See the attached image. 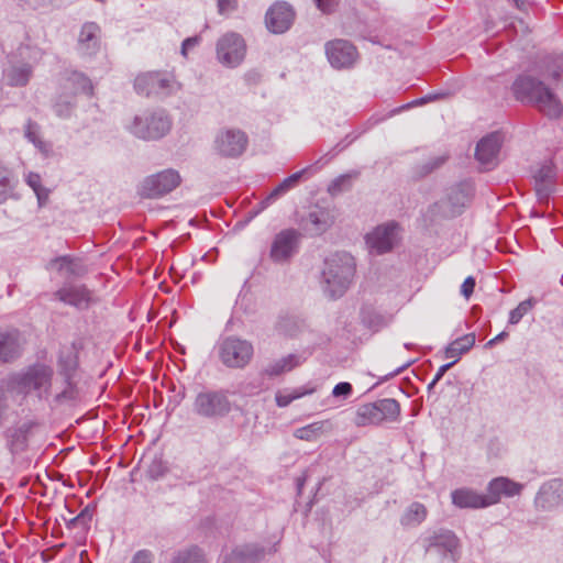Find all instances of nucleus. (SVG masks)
I'll list each match as a JSON object with an SVG mask.
<instances>
[{
	"instance_id": "nucleus-30",
	"label": "nucleus",
	"mask_w": 563,
	"mask_h": 563,
	"mask_svg": "<svg viewBox=\"0 0 563 563\" xmlns=\"http://www.w3.org/2000/svg\"><path fill=\"white\" fill-rule=\"evenodd\" d=\"M33 75V67L29 63H13L3 69V78L10 87H24Z\"/></svg>"
},
{
	"instance_id": "nucleus-12",
	"label": "nucleus",
	"mask_w": 563,
	"mask_h": 563,
	"mask_svg": "<svg viewBox=\"0 0 563 563\" xmlns=\"http://www.w3.org/2000/svg\"><path fill=\"white\" fill-rule=\"evenodd\" d=\"M217 58L228 68H235L242 64L246 55L244 38L235 33L229 32L222 35L217 42Z\"/></svg>"
},
{
	"instance_id": "nucleus-10",
	"label": "nucleus",
	"mask_w": 563,
	"mask_h": 563,
	"mask_svg": "<svg viewBox=\"0 0 563 563\" xmlns=\"http://www.w3.org/2000/svg\"><path fill=\"white\" fill-rule=\"evenodd\" d=\"M301 238V233L294 228L276 233L269 247V260L277 265L289 264L299 253Z\"/></svg>"
},
{
	"instance_id": "nucleus-44",
	"label": "nucleus",
	"mask_w": 563,
	"mask_h": 563,
	"mask_svg": "<svg viewBox=\"0 0 563 563\" xmlns=\"http://www.w3.org/2000/svg\"><path fill=\"white\" fill-rule=\"evenodd\" d=\"M14 186L12 172L0 163V205L13 197Z\"/></svg>"
},
{
	"instance_id": "nucleus-2",
	"label": "nucleus",
	"mask_w": 563,
	"mask_h": 563,
	"mask_svg": "<svg viewBox=\"0 0 563 563\" xmlns=\"http://www.w3.org/2000/svg\"><path fill=\"white\" fill-rule=\"evenodd\" d=\"M356 275V261L346 251H336L324 257L319 272V285L325 297L339 299L352 286Z\"/></svg>"
},
{
	"instance_id": "nucleus-58",
	"label": "nucleus",
	"mask_w": 563,
	"mask_h": 563,
	"mask_svg": "<svg viewBox=\"0 0 563 563\" xmlns=\"http://www.w3.org/2000/svg\"><path fill=\"white\" fill-rule=\"evenodd\" d=\"M317 8L324 14H331L335 11L339 0H313Z\"/></svg>"
},
{
	"instance_id": "nucleus-20",
	"label": "nucleus",
	"mask_w": 563,
	"mask_h": 563,
	"mask_svg": "<svg viewBox=\"0 0 563 563\" xmlns=\"http://www.w3.org/2000/svg\"><path fill=\"white\" fill-rule=\"evenodd\" d=\"M534 504L542 510H552L563 504V479L552 478L543 483L536 495Z\"/></svg>"
},
{
	"instance_id": "nucleus-27",
	"label": "nucleus",
	"mask_w": 563,
	"mask_h": 563,
	"mask_svg": "<svg viewBox=\"0 0 563 563\" xmlns=\"http://www.w3.org/2000/svg\"><path fill=\"white\" fill-rule=\"evenodd\" d=\"M266 550L258 543H243L235 545L222 555L228 559H235L236 563H260L264 560Z\"/></svg>"
},
{
	"instance_id": "nucleus-13",
	"label": "nucleus",
	"mask_w": 563,
	"mask_h": 563,
	"mask_svg": "<svg viewBox=\"0 0 563 563\" xmlns=\"http://www.w3.org/2000/svg\"><path fill=\"white\" fill-rule=\"evenodd\" d=\"M324 51L329 64L338 70L353 68L360 57L357 47L344 38L328 41Z\"/></svg>"
},
{
	"instance_id": "nucleus-42",
	"label": "nucleus",
	"mask_w": 563,
	"mask_h": 563,
	"mask_svg": "<svg viewBox=\"0 0 563 563\" xmlns=\"http://www.w3.org/2000/svg\"><path fill=\"white\" fill-rule=\"evenodd\" d=\"M314 391V388H308L300 386L294 389H284L276 393L275 400L279 408L289 406L294 400L299 399L306 395H310Z\"/></svg>"
},
{
	"instance_id": "nucleus-57",
	"label": "nucleus",
	"mask_w": 563,
	"mask_h": 563,
	"mask_svg": "<svg viewBox=\"0 0 563 563\" xmlns=\"http://www.w3.org/2000/svg\"><path fill=\"white\" fill-rule=\"evenodd\" d=\"M217 7L220 14H227L238 9L239 0H217Z\"/></svg>"
},
{
	"instance_id": "nucleus-37",
	"label": "nucleus",
	"mask_w": 563,
	"mask_h": 563,
	"mask_svg": "<svg viewBox=\"0 0 563 563\" xmlns=\"http://www.w3.org/2000/svg\"><path fill=\"white\" fill-rule=\"evenodd\" d=\"M168 563H208V560L205 551L192 544L174 551Z\"/></svg>"
},
{
	"instance_id": "nucleus-60",
	"label": "nucleus",
	"mask_w": 563,
	"mask_h": 563,
	"mask_svg": "<svg viewBox=\"0 0 563 563\" xmlns=\"http://www.w3.org/2000/svg\"><path fill=\"white\" fill-rule=\"evenodd\" d=\"M286 189L283 188L280 183L264 198L265 205H272L274 201H276L278 198L286 195Z\"/></svg>"
},
{
	"instance_id": "nucleus-39",
	"label": "nucleus",
	"mask_w": 563,
	"mask_h": 563,
	"mask_svg": "<svg viewBox=\"0 0 563 563\" xmlns=\"http://www.w3.org/2000/svg\"><path fill=\"white\" fill-rule=\"evenodd\" d=\"M361 176V172L352 169L345 174L335 177L327 188L328 194L331 197H336L345 191H350L353 188L354 180Z\"/></svg>"
},
{
	"instance_id": "nucleus-40",
	"label": "nucleus",
	"mask_w": 563,
	"mask_h": 563,
	"mask_svg": "<svg viewBox=\"0 0 563 563\" xmlns=\"http://www.w3.org/2000/svg\"><path fill=\"white\" fill-rule=\"evenodd\" d=\"M428 515L426 506L419 501L410 504L402 516L400 517V525L402 527H416L421 525Z\"/></svg>"
},
{
	"instance_id": "nucleus-41",
	"label": "nucleus",
	"mask_w": 563,
	"mask_h": 563,
	"mask_svg": "<svg viewBox=\"0 0 563 563\" xmlns=\"http://www.w3.org/2000/svg\"><path fill=\"white\" fill-rule=\"evenodd\" d=\"M375 401L363 404L357 407L354 423L357 427L379 426V419Z\"/></svg>"
},
{
	"instance_id": "nucleus-34",
	"label": "nucleus",
	"mask_w": 563,
	"mask_h": 563,
	"mask_svg": "<svg viewBox=\"0 0 563 563\" xmlns=\"http://www.w3.org/2000/svg\"><path fill=\"white\" fill-rule=\"evenodd\" d=\"M377 413H379V426L383 423H396L401 419V407L394 398H382L375 401Z\"/></svg>"
},
{
	"instance_id": "nucleus-33",
	"label": "nucleus",
	"mask_w": 563,
	"mask_h": 563,
	"mask_svg": "<svg viewBox=\"0 0 563 563\" xmlns=\"http://www.w3.org/2000/svg\"><path fill=\"white\" fill-rule=\"evenodd\" d=\"M49 265L55 267L58 273L65 272L69 277H81L87 272L81 260L73 255L57 256L49 262Z\"/></svg>"
},
{
	"instance_id": "nucleus-24",
	"label": "nucleus",
	"mask_w": 563,
	"mask_h": 563,
	"mask_svg": "<svg viewBox=\"0 0 563 563\" xmlns=\"http://www.w3.org/2000/svg\"><path fill=\"white\" fill-rule=\"evenodd\" d=\"M500 147V134L498 132L489 133L478 141L475 148V158L479 164L490 168L496 165Z\"/></svg>"
},
{
	"instance_id": "nucleus-31",
	"label": "nucleus",
	"mask_w": 563,
	"mask_h": 563,
	"mask_svg": "<svg viewBox=\"0 0 563 563\" xmlns=\"http://www.w3.org/2000/svg\"><path fill=\"white\" fill-rule=\"evenodd\" d=\"M305 319L289 313L279 314L274 329L275 331L285 338L294 339L306 330Z\"/></svg>"
},
{
	"instance_id": "nucleus-7",
	"label": "nucleus",
	"mask_w": 563,
	"mask_h": 563,
	"mask_svg": "<svg viewBox=\"0 0 563 563\" xmlns=\"http://www.w3.org/2000/svg\"><path fill=\"white\" fill-rule=\"evenodd\" d=\"M529 70L551 86H563V51L537 52L529 57Z\"/></svg>"
},
{
	"instance_id": "nucleus-59",
	"label": "nucleus",
	"mask_w": 563,
	"mask_h": 563,
	"mask_svg": "<svg viewBox=\"0 0 563 563\" xmlns=\"http://www.w3.org/2000/svg\"><path fill=\"white\" fill-rule=\"evenodd\" d=\"M476 286L475 278L473 276H468L464 279L463 284L461 285V294L465 298H470L472 294L474 292Z\"/></svg>"
},
{
	"instance_id": "nucleus-28",
	"label": "nucleus",
	"mask_w": 563,
	"mask_h": 563,
	"mask_svg": "<svg viewBox=\"0 0 563 563\" xmlns=\"http://www.w3.org/2000/svg\"><path fill=\"white\" fill-rule=\"evenodd\" d=\"M34 426L33 421H26L19 427L9 428L4 431L7 446L13 455L22 453L27 449L29 435Z\"/></svg>"
},
{
	"instance_id": "nucleus-47",
	"label": "nucleus",
	"mask_w": 563,
	"mask_h": 563,
	"mask_svg": "<svg viewBox=\"0 0 563 563\" xmlns=\"http://www.w3.org/2000/svg\"><path fill=\"white\" fill-rule=\"evenodd\" d=\"M63 382H64L65 387L60 393L55 395L54 401L59 405L64 404V402L76 401L79 397L77 379H73V380L63 379Z\"/></svg>"
},
{
	"instance_id": "nucleus-22",
	"label": "nucleus",
	"mask_w": 563,
	"mask_h": 563,
	"mask_svg": "<svg viewBox=\"0 0 563 563\" xmlns=\"http://www.w3.org/2000/svg\"><path fill=\"white\" fill-rule=\"evenodd\" d=\"M81 343L73 342L69 347L63 349L57 355V373L63 379L73 380L77 378L79 371V352Z\"/></svg>"
},
{
	"instance_id": "nucleus-53",
	"label": "nucleus",
	"mask_w": 563,
	"mask_h": 563,
	"mask_svg": "<svg viewBox=\"0 0 563 563\" xmlns=\"http://www.w3.org/2000/svg\"><path fill=\"white\" fill-rule=\"evenodd\" d=\"M416 361H417V358L409 360L406 363H404L402 365H400L399 367L395 368L393 372H390V373H388V374H386L384 376L378 377L377 382L369 388V390L375 389L380 384H383V383L394 378L395 376L401 374L405 369H407L409 366H411Z\"/></svg>"
},
{
	"instance_id": "nucleus-54",
	"label": "nucleus",
	"mask_w": 563,
	"mask_h": 563,
	"mask_svg": "<svg viewBox=\"0 0 563 563\" xmlns=\"http://www.w3.org/2000/svg\"><path fill=\"white\" fill-rule=\"evenodd\" d=\"M40 125L33 121L32 119H29L24 125V136L25 139L34 144L36 140L41 139L40 135Z\"/></svg>"
},
{
	"instance_id": "nucleus-62",
	"label": "nucleus",
	"mask_w": 563,
	"mask_h": 563,
	"mask_svg": "<svg viewBox=\"0 0 563 563\" xmlns=\"http://www.w3.org/2000/svg\"><path fill=\"white\" fill-rule=\"evenodd\" d=\"M130 563H153V553L150 550L137 551Z\"/></svg>"
},
{
	"instance_id": "nucleus-8",
	"label": "nucleus",
	"mask_w": 563,
	"mask_h": 563,
	"mask_svg": "<svg viewBox=\"0 0 563 563\" xmlns=\"http://www.w3.org/2000/svg\"><path fill=\"white\" fill-rule=\"evenodd\" d=\"M228 390L206 389L197 394L194 400V412L206 419L223 418L231 411Z\"/></svg>"
},
{
	"instance_id": "nucleus-18",
	"label": "nucleus",
	"mask_w": 563,
	"mask_h": 563,
	"mask_svg": "<svg viewBox=\"0 0 563 563\" xmlns=\"http://www.w3.org/2000/svg\"><path fill=\"white\" fill-rule=\"evenodd\" d=\"M523 485L506 476L490 479L486 486V501L488 507L498 504L503 497L511 498L521 494Z\"/></svg>"
},
{
	"instance_id": "nucleus-11",
	"label": "nucleus",
	"mask_w": 563,
	"mask_h": 563,
	"mask_svg": "<svg viewBox=\"0 0 563 563\" xmlns=\"http://www.w3.org/2000/svg\"><path fill=\"white\" fill-rule=\"evenodd\" d=\"M559 169L552 158L540 162L532 172L533 189L540 205H549L550 198L556 192Z\"/></svg>"
},
{
	"instance_id": "nucleus-21",
	"label": "nucleus",
	"mask_w": 563,
	"mask_h": 563,
	"mask_svg": "<svg viewBox=\"0 0 563 563\" xmlns=\"http://www.w3.org/2000/svg\"><path fill=\"white\" fill-rule=\"evenodd\" d=\"M399 224L396 221L378 225L373 232L366 235V243L377 254H385L393 250L395 234Z\"/></svg>"
},
{
	"instance_id": "nucleus-38",
	"label": "nucleus",
	"mask_w": 563,
	"mask_h": 563,
	"mask_svg": "<svg viewBox=\"0 0 563 563\" xmlns=\"http://www.w3.org/2000/svg\"><path fill=\"white\" fill-rule=\"evenodd\" d=\"M360 317L362 324L374 332L386 328L391 321L390 316L382 313L369 307L362 308Z\"/></svg>"
},
{
	"instance_id": "nucleus-23",
	"label": "nucleus",
	"mask_w": 563,
	"mask_h": 563,
	"mask_svg": "<svg viewBox=\"0 0 563 563\" xmlns=\"http://www.w3.org/2000/svg\"><path fill=\"white\" fill-rule=\"evenodd\" d=\"M426 550L435 549L442 552L443 555L454 556L461 547L459 537L454 531L445 528L434 530L429 537L426 538Z\"/></svg>"
},
{
	"instance_id": "nucleus-26",
	"label": "nucleus",
	"mask_w": 563,
	"mask_h": 563,
	"mask_svg": "<svg viewBox=\"0 0 563 563\" xmlns=\"http://www.w3.org/2000/svg\"><path fill=\"white\" fill-rule=\"evenodd\" d=\"M452 504L460 509L487 508L485 494H479L470 487H460L451 492Z\"/></svg>"
},
{
	"instance_id": "nucleus-6",
	"label": "nucleus",
	"mask_w": 563,
	"mask_h": 563,
	"mask_svg": "<svg viewBox=\"0 0 563 563\" xmlns=\"http://www.w3.org/2000/svg\"><path fill=\"white\" fill-rule=\"evenodd\" d=\"M216 350L219 360L228 368H244L254 354L253 344L235 335L220 338Z\"/></svg>"
},
{
	"instance_id": "nucleus-29",
	"label": "nucleus",
	"mask_w": 563,
	"mask_h": 563,
	"mask_svg": "<svg viewBox=\"0 0 563 563\" xmlns=\"http://www.w3.org/2000/svg\"><path fill=\"white\" fill-rule=\"evenodd\" d=\"M100 31V26L96 22L82 24L78 38V49L81 54L92 56L99 51Z\"/></svg>"
},
{
	"instance_id": "nucleus-63",
	"label": "nucleus",
	"mask_w": 563,
	"mask_h": 563,
	"mask_svg": "<svg viewBox=\"0 0 563 563\" xmlns=\"http://www.w3.org/2000/svg\"><path fill=\"white\" fill-rule=\"evenodd\" d=\"M200 43V37L198 35L187 37L181 43V55L187 57L188 52L196 47Z\"/></svg>"
},
{
	"instance_id": "nucleus-4",
	"label": "nucleus",
	"mask_w": 563,
	"mask_h": 563,
	"mask_svg": "<svg viewBox=\"0 0 563 563\" xmlns=\"http://www.w3.org/2000/svg\"><path fill=\"white\" fill-rule=\"evenodd\" d=\"M129 132L144 141L163 139L172 129V119L163 109L146 110L133 118L128 126Z\"/></svg>"
},
{
	"instance_id": "nucleus-45",
	"label": "nucleus",
	"mask_w": 563,
	"mask_h": 563,
	"mask_svg": "<svg viewBox=\"0 0 563 563\" xmlns=\"http://www.w3.org/2000/svg\"><path fill=\"white\" fill-rule=\"evenodd\" d=\"M75 108V96H59L53 104L54 113L60 119L70 118Z\"/></svg>"
},
{
	"instance_id": "nucleus-61",
	"label": "nucleus",
	"mask_w": 563,
	"mask_h": 563,
	"mask_svg": "<svg viewBox=\"0 0 563 563\" xmlns=\"http://www.w3.org/2000/svg\"><path fill=\"white\" fill-rule=\"evenodd\" d=\"M286 189L283 188L280 183L264 198L265 205H272L274 201H276L278 198L286 195Z\"/></svg>"
},
{
	"instance_id": "nucleus-55",
	"label": "nucleus",
	"mask_w": 563,
	"mask_h": 563,
	"mask_svg": "<svg viewBox=\"0 0 563 563\" xmlns=\"http://www.w3.org/2000/svg\"><path fill=\"white\" fill-rule=\"evenodd\" d=\"M306 172H307V168H303L301 170H298V172L291 174L290 176L284 178L280 181V185L288 192L289 190H291L292 188H295L299 184V181L301 180V178H302V176L305 175Z\"/></svg>"
},
{
	"instance_id": "nucleus-51",
	"label": "nucleus",
	"mask_w": 563,
	"mask_h": 563,
	"mask_svg": "<svg viewBox=\"0 0 563 563\" xmlns=\"http://www.w3.org/2000/svg\"><path fill=\"white\" fill-rule=\"evenodd\" d=\"M77 91L91 96L93 87L91 80L82 73H74L70 77Z\"/></svg>"
},
{
	"instance_id": "nucleus-19",
	"label": "nucleus",
	"mask_w": 563,
	"mask_h": 563,
	"mask_svg": "<svg viewBox=\"0 0 563 563\" xmlns=\"http://www.w3.org/2000/svg\"><path fill=\"white\" fill-rule=\"evenodd\" d=\"M335 222L334 211L330 207H323L319 203L310 208L307 216L302 219L305 229L313 235H322Z\"/></svg>"
},
{
	"instance_id": "nucleus-14",
	"label": "nucleus",
	"mask_w": 563,
	"mask_h": 563,
	"mask_svg": "<svg viewBox=\"0 0 563 563\" xmlns=\"http://www.w3.org/2000/svg\"><path fill=\"white\" fill-rule=\"evenodd\" d=\"M296 11L287 1L274 2L265 13V26L272 34H284L295 22Z\"/></svg>"
},
{
	"instance_id": "nucleus-50",
	"label": "nucleus",
	"mask_w": 563,
	"mask_h": 563,
	"mask_svg": "<svg viewBox=\"0 0 563 563\" xmlns=\"http://www.w3.org/2000/svg\"><path fill=\"white\" fill-rule=\"evenodd\" d=\"M357 139V135L354 137L347 140V143H343L340 141L336 143L327 154H324L322 157H320L316 164L320 165V167L327 165L330 163L339 153L344 151L347 146H350L355 140Z\"/></svg>"
},
{
	"instance_id": "nucleus-46",
	"label": "nucleus",
	"mask_w": 563,
	"mask_h": 563,
	"mask_svg": "<svg viewBox=\"0 0 563 563\" xmlns=\"http://www.w3.org/2000/svg\"><path fill=\"white\" fill-rule=\"evenodd\" d=\"M324 424L323 421L312 422L296 429L294 435L299 440L314 441L323 432Z\"/></svg>"
},
{
	"instance_id": "nucleus-17",
	"label": "nucleus",
	"mask_w": 563,
	"mask_h": 563,
	"mask_svg": "<svg viewBox=\"0 0 563 563\" xmlns=\"http://www.w3.org/2000/svg\"><path fill=\"white\" fill-rule=\"evenodd\" d=\"M53 299L71 306L77 310H87L93 302L92 292L84 284H67L53 292Z\"/></svg>"
},
{
	"instance_id": "nucleus-9",
	"label": "nucleus",
	"mask_w": 563,
	"mask_h": 563,
	"mask_svg": "<svg viewBox=\"0 0 563 563\" xmlns=\"http://www.w3.org/2000/svg\"><path fill=\"white\" fill-rule=\"evenodd\" d=\"M180 183L179 173L174 168H167L146 176L139 185L137 194L145 199H157L172 192Z\"/></svg>"
},
{
	"instance_id": "nucleus-3",
	"label": "nucleus",
	"mask_w": 563,
	"mask_h": 563,
	"mask_svg": "<svg viewBox=\"0 0 563 563\" xmlns=\"http://www.w3.org/2000/svg\"><path fill=\"white\" fill-rule=\"evenodd\" d=\"M53 375L52 366L36 362L16 373L11 382L20 394L35 393L38 399H47L51 395Z\"/></svg>"
},
{
	"instance_id": "nucleus-56",
	"label": "nucleus",
	"mask_w": 563,
	"mask_h": 563,
	"mask_svg": "<svg viewBox=\"0 0 563 563\" xmlns=\"http://www.w3.org/2000/svg\"><path fill=\"white\" fill-rule=\"evenodd\" d=\"M353 393V387L350 383L347 382H341V383H338L334 388L332 389V395L336 398H347L352 395Z\"/></svg>"
},
{
	"instance_id": "nucleus-48",
	"label": "nucleus",
	"mask_w": 563,
	"mask_h": 563,
	"mask_svg": "<svg viewBox=\"0 0 563 563\" xmlns=\"http://www.w3.org/2000/svg\"><path fill=\"white\" fill-rule=\"evenodd\" d=\"M536 303L537 300L532 297L519 302V305L509 312L508 324H518L521 321V319L533 309Z\"/></svg>"
},
{
	"instance_id": "nucleus-52",
	"label": "nucleus",
	"mask_w": 563,
	"mask_h": 563,
	"mask_svg": "<svg viewBox=\"0 0 563 563\" xmlns=\"http://www.w3.org/2000/svg\"><path fill=\"white\" fill-rule=\"evenodd\" d=\"M446 162L445 156H435L423 163L418 167V175L420 177H426L431 174L435 169L440 168Z\"/></svg>"
},
{
	"instance_id": "nucleus-49",
	"label": "nucleus",
	"mask_w": 563,
	"mask_h": 563,
	"mask_svg": "<svg viewBox=\"0 0 563 563\" xmlns=\"http://www.w3.org/2000/svg\"><path fill=\"white\" fill-rule=\"evenodd\" d=\"M168 471L167 463L162 455H155L146 468V476L152 481H157L165 476Z\"/></svg>"
},
{
	"instance_id": "nucleus-43",
	"label": "nucleus",
	"mask_w": 563,
	"mask_h": 563,
	"mask_svg": "<svg viewBox=\"0 0 563 563\" xmlns=\"http://www.w3.org/2000/svg\"><path fill=\"white\" fill-rule=\"evenodd\" d=\"M96 511V505L88 504L77 516L70 519L65 520V525L68 529L80 528L82 531H86L90 528V523L92 521L93 514Z\"/></svg>"
},
{
	"instance_id": "nucleus-35",
	"label": "nucleus",
	"mask_w": 563,
	"mask_h": 563,
	"mask_svg": "<svg viewBox=\"0 0 563 563\" xmlns=\"http://www.w3.org/2000/svg\"><path fill=\"white\" fill-rule=\"evenodd\" d=\"M474 185L471 180H463L453 186L449 192V202L454 209L464 208L472 201Z\"/></svg>"
},
{
	"instance_id": "nucleus-16",
	"label": "nucleus",
	"mask_w": 563,
	"mask_h": 563,
	"mask_svg": "<svg viewBox=\"0 0 563 563\" xmlns=\"http://www.w3.org/2000/svg\"><path fill=\"white\" fill-rule=\"evenodd\" d=\"M249 144V137L240 129L220 131L214 140L217 152L223 157L235 158L241 156Z\"/></svg>"
},
{
	"instance_id": "nucleus-25",
	"label": "nucleus",
	"mask_w": 563,
	"mask_h": 563,
	"mask_svg": "<svg viewBox=\"0 0 563 563\" xmlns=\"http://www.w3.org/2000/svg\"><path fill=\"white\" fill-rule=\"evenodd\" d=\"M342 33L350 37L368 41L373 44L379 43L378 37L373 35V31L366 20L357 13L345 18L342 23Z\"/></svg>"
},
{
	"instance_id": "nucleus-32",
	"label": "nucleus",
	"mask_w": 563,
	"mask_h": 563,
	"mask_svg": "<svg viewBox=\"0 0 563 563\" xmlns=\"http://www.w3.org/2000/svg\"><path fill=\"white\" fill-rule=\"evenodd\" d=\"M306 362V357L302 354L291 353L283 356L274 362L269 363L264 368V374L268 377H276L286 372H290L294 368L300 366Z\"/></svg>"
},
{
	"instance_id": "nucleus-64",
	"label": "nucleus",
	"mask_w": 563,
	"mask_h": 563,
	"mask_svg": "<svg viewBox=\"0 0 563 563\" xmlns=\"http://www.w3.org/2000/svg\"><path fill=\"white\" fill-rule=\"evenodd\" d=\"M262 80V74L256 69H251L244 74V81L247 86H256Z\"/></svg>"
},
{
	"instance_id": "nucleus-5",
	"label": "nucleus",
	"mask_w": 563,
	"mask_h": 563,
	"mask_svg": "<svg viewBox=\"0 0 563 563\" xmlns=\"http://www.w3.org/2000/svg\"><path fill=\"white\" fill-rule=\"evenodd\" d=\"M179 89L175 76L167 71H147L134 79V90L147 98L164 99Z\"/></svg>"
},
{
	"instance_id": "nucleus-15",
	"label": "nucleus",
	"mask_w": 563,
	"mask_h": 563,
	"mask_svg": "<svg viewBox=\"0 0 563 563\" xmlns=\"http://www.w3.org/2000/svg\"><path fill=\"white\" fill-rule=\"evenodd\" d=\"M22 332L14 327H0V366L18 361L24 351Z\"/></svg>"
},
{
	"instance_id": "nucleus-36",
	"label": "nucleus",
	"mask_w": 563,
	"mask_h": 563,
	"mask_svg": "<svg viewBox=\"0 0 563 563\" xmlns=\"http://www.w3.org/2000/svg\"><path fill=\"white\" fill-rule=\"evenodd\" d=\"M475 333H467L456 338L445 346V357L453 358V361H456L457 363L461 356L467 353L475 345Z\"/></svg>"
},
{
	"instance_id": "nucleus-1",
	"label": "nucleus",
	"mask_w": 563,
	"mask_h": 563,
	"mask_svg": "<svg viewBox=\"0 0 563 563\" xmlns=\"http://www.w3.org/2000/svg\"><path fill=\"white\" fill-rule=\"evenodd\" d=\"M511 96L525 106H532L550 120H559L563 115V102L553 87L536 73L527 69L518 74L510 85Z\"/></svg>"
}]
</instances>
